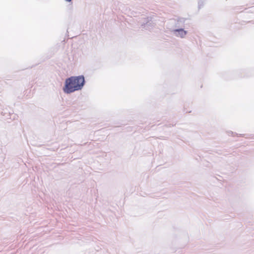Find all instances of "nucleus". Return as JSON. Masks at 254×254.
Listing matches in <instances>:
<instances>
[{"label": "nucleus", "instance_id": "nucleus-4", "mask_svg": "<svg viewBox=\"0 0 254 254\" xmlns=\"http://www.w3.org/2000/svg\"><path fill=\"white\" fill-rule=\"evenodd\" d=\"M228 135L234 136V135H237L238 137H244L246 138H250V134H237L236 132H234L232 131H229L228 132Z\"/></svg>", "mask_w": 254, "mask_h": 254}, {"label": "nucleus", "instance_id": "nucleus-7", "mask_svg": "<svg viewBox=\"0 0 254 254\" xmlns=\"http://www.w3.org/2000/svg\"><path fill=\"white\" fill-rule=\"evenodd\" d=\"M66 2H70L72 0H64Z\"/></svg>", "mask_w": 254, "mask_h": 254}, {"label": "nucleus", "instance_id": "nucleus-3", "mask_svg": "<svg viewBox=\"0 0 254 254\" xmlns=\"http://www.w3.org/2000/svg\"><path fill=\"white\" fill-rule=\"evenodd\" d=\"M188 21V19L179 17L178 18L177 21L175 23V27L177 28H187L186 25L187 23H186V21Z\"/></svg>", "mask_w": 254, "mask_h": 254}, {"label": "nucleus", "instance_id": "nucleus-6", "mask_svg": "<svg viewBox=\"0 0 254 254\" xmlns=\"http://www.w3.org/2000/svg\"><path fill=\"white\" fill-rule=\"evenodd\" d=\"M204 5L203 0H198V7L199 9L201 8Z\"/></svg>", "mask_w": 254, "mask_h": 254}, {"label": "nucleus", "instance_id": "nucleus-1", "mask_svg": "<svg viewBox=\"0 0 254 254\" xmlns=\"http://www.w3.org/2000/svg\"><path fill=\"white\" fill-rule=\"evenodd\" d=\"M84 75L71 76L65 79L63 90L64 93L69 94L81 90L85 84Z\"/></svg>", "mask_w": 254, "mask_h": 254}, {"label": "nucleus", "instance_id": "nucleus-2", "mask_svg": "<svg viewBox=\"0 0 254 254\" xmlns=\"http://www.w3.org/2000/svg\"><path fill=\"white\" fill-rule=\"evenodd\" d=\"M185 28H176L173 30V33L177 36L183 38L188 33V31L185 30Z\"/></svg>", "mask_w": 254, "mask_h": 254}, {"label": "nucleus", "instance_id": "nucleus-5", "mask_svg": "<svg viewBox=\"0 0 254 254\" xmlns=\"http://www.w3.org/2000/svg\"><path fill=\"white\" fill-rule=\"evenodd\" d=\"M147 19H148L149 17H147ZM141 26H143V28H145L146 29H149V27L153 26V23L151 20H147L146 23H143L141 24Z\"/></svg>", "mask_w": 254, "mask_h": 254}]
</instances>
